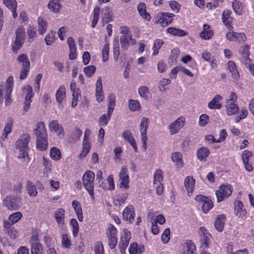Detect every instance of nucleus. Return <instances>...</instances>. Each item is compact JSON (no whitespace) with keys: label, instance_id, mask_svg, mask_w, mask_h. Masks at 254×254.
Listing matches in <instances>:
<instances>
[{"label":"nucleus","instance_id":"obj_9","mask_svg":"<svg viewBox=\"0 0 254 254\" xmlns=\"http://www.w3.org/2000/svg\"><path fill=\"white\" fill-rule=\"evenodd\" d=\"M131 238V234L127 229H124L123 233L121 235L119 247L121 254H125L126 250L128 245Z\"/></svg>","mask_w":254,"mask_h":254},{"label":"nucleus","instance_id":"obj_6","mask_svg":"<svg viewBox=\"0 0 254 254\" xmlns=\"http://www.w3.org/2000/svg\"><path fill=\"white\" fill-rule=\"evenodd\" d=\"M17 61L21 64L19 78L21 80H23L26 78L29 71L30 63L27 55L24 54L18 56Z\"/></svg>","mask_w":254,"mask_h":254},{"label":"nucleus","instance_id":"obj_22","mask_svg":"<svg viewBox=\"0 0 254 254\" xmlns=\"http://www.w3.org/2000/svg\"><path fill=\"white\" fill-rule=\"evenodd\" d=\"M96 97L98 102H101L104 99V96L102 94V84L101 76L98 77L96 83Z\"/></svg>","mask_w":254,"mask_h":254},{"label":"nucleus","instance_id":"obj_34","mask_svg":"<svg viewBox=\"0 0 254 254\" xmlns=\"http://www.w3.org/2000/svg\"><path fill=\"white\" fill-rule=\"evenodd\" d=\"M44 250L40 243H35L31 245V254H43Z\"/></svg>","mask_w":254,"mask_h":254},{"label":"nucleus","instance_id":"obj_4","mask_svg":"<svg viewBox=\"0 0 254 254\" xmlns=\"http://www.w3.org/2000/svg\"><path fill=\"white\" fill-rule=\"evenodd\" d=\"M237 100V96L234 92L231 93L229 98L227 100L226 103V110L228 115L232 116L238 113L239 108L235 104Z\"/></svg>","mask_w":254,"mask_h":254},{"label":"nucleus","instance_id":"obj_39","mask_svg":"<svg viewBox=\"0 0 254 254\" xmlns=\"http://www.w3.org/2000/svg\"><path fill=\"white\" fill-rule=\"evenodd\" d=\"M65 89L64 86L61 85L59 90L57 91L56 98L58 103H61L63 98L65 96Z\"/></svg>","mask_w":254,"mask_h":254},{"label":"nucleus","instance_id":"obj_15","mask_svg":"<svg viewBox=\"0 0 254 254\" xmlns=\"http://www.w3.org/2000/svg\"><path fill=\"white\" fill-rule=\"evenodd\" d=\"M135 213L134 210L133 206L131 205H128L126 207L123 212V219L129 222L132 223L134 220Z\"/></svg>","mask_w":254,"mask_h":254},{"label":"nucleus","instance_id":"obj_18","mask_svg":"<svg viewBox=\"0 0 254 254\" xmlns=\"http://www.w3.org/2000/svg\"><path fill=\"white\" fill-rule=\"evenodd\" d=\"M49 128L51 131L57 133V135L60 137L64 135V131L63 127L59 124L56 120H53L50 123Z\"/></svg>","mask_w":254,"mask_h":254},{"label":"nucleus","instance_id":"obj_33","mask_svg":"<svg viewBox=\"0 0 254 254\" xmlns=\"http://www.w3.org/2000/svg\"><path fill=\"white\" fill-rule=\"evenodd\" d=\"M167 32L174 36L183 37L188 34V32L183 30L177 29L174 27H169L167 29Z\"/></svg>","mask_w":254,"mask_h":254},{"label":"nucleus","instance_id":"obj_25","mask_svg":"<svg viewBox=\"0 0 254 254\" xmlns=\"http://www.w3.org/2000/svg\"><path fill=\"white\" fill-rule=\"evenodd\" d=\"M60 1V0H50L48 4V8L54 13H60L62 7Z\"/></svg>","mask_w":254,"mask_h":254},{"label":"nucleus","instance_id":"obj_3","mask_svg":"<svg viewBox=\"0 0 254 254\" xmlns=\"http://www.w3.org/2000/svg\"><path fill=\"white\" fill-rule=\"evenodd\" d=\"M95 174L91 171H87L82 176L83 185L88 192L91 198H94V183Z\"/></svg>","mask_w":254,"mask_h":254},{"label":"nucleus","instance_id":"obj_42","mask_svg":"<svg viewBox=\"0 0 254 254\" xmlns=\"http://www.w3.org/2000/svg\"><path fill=\"white\" fill-rule=\"evenodd\" d=\"M50 157L52 159L58 161L61 158V152L57 147H53L50 150Z\"/></svg>","mask_w":254,"mask_h":254},{"label":"nucleus","instance_id":"obj_28","mask_svg":"<svg viewBox=\"0 0 254 254\" xmlns=\"http://www.w3.org/2000/svg\"><path fill=\"white\" fill-rule=\"evenodd\" d=\"M72 206L75 210L78 220L80 222H82L83 221V217L80 204L76 200H73L72 201Z\"/></svg>","mask_w":254,"mask_h":254},{"label":"nucleus","instance_id":"obj_17","mask_svg":"<svg viewBox=\"0 0 254 254\" xmlns=\"http://www.w3.org/2000/svg\"><path fill=\"white\" fill-rule=\"evenodd\" d=\"M3 229L4 232L6 233L11 239H14L16 238L18 232L13 225L10 224L8 221H3Z\"/></svg>","mask_w":254,"mask_h":254},{"label":"nucleus","instance_id":"obj_20","mask_svg":"<svg viewBox=\"0 0 254 254\" xmlns=\"http://www.w3.org/2000/svg\"><path fill=\"white\" fill-rule=\"evenodd\" d=\"M222 97L219 95H216L208 104V107L210 109H220L222 107L220 101Z\"/></svg>","mask_w":254,"mask_h":254},{"label":"nucleus","instance_id":"obj_43","mask_svg":"<svg viewBox=\"0 0 254 254\" xmlns=\"http://www.w3.org/2000/svg\"><path fill=\"white\" fill-rule=\"evenodd\" d=\"M12 125L13 121L11 119H9L8 121H7L5 125L3 133L2 135V137L3 136L4 138H6L8 134L12 131Z\"/></svg>","mask_w":254,"mask_h":254},{"label":"nucleus","instance_id":"obj_55","mask_svg":"<svg viewBox=\"0 0 254 254\" xmlns=\"http://www.w3.org/2000/svg\"><path fill=\"white\" fill-rule=\"evenodd\" d=\"M109 50V44L108 43L105 44L102 49V60L104 62L108 60Z\"/></svg>","mask_w":254,"mask_h":254},{"label":"nucleus","instance_id":"obj_50","mask_svg":"<svg viewBox=\"0 0 254 254\" xmlns=\"http://www.w3.org/2000/svg\"><path fill=\"white\" fill-rule=\"evenodd\" d=\"M128 107L131 111H135L139 110L141 107L138 101L130 99L128 102Z\"/></svg>","mask_w":254,"mask_h":254},{"label":"nucleus","instance_id":"obj_51","mask_svg":"<svg viewBox=\"0 0 254 254\" xmlns=\"http://www.w3.org/2000/svg\"><path fill=\"white\" fill-rule=\"evenodd\" d=\"M108 99L109 100L108 111L110 113H113L115 106L116 98L114 94H110Z\"/></svg>","mask_w":254,"mask_h":254},{"label":"nucleus","instance_id":"obj_10","mask_svg":"<svg viewBox=\"0 0 254 254\" xmlns=\"http://www.w3.org/2000/svg\"><path fill=\"white\" fill-rule=\"evenodd\" d=\"M90 135V131L86 129L84 132V138L82 142V151L79 154V157L82 158L85 157L89 152L91 146L89 142V136Z\"/></svg>","mask_w":254,"mask_h":254},{"label":"nucleus","instance_id":"obj_2","mask_svg":"<svg viewBox=\"0 0 254 254\" xmlns=\"http://www.w3.org/2000/svg\"><path fill=\"white\" fill-rule=\"evenodd\" d=\"M30 136L28 134H24L16 141V145L19 150L18 158L23 159V161L29 162V157L28 155V144L30 141Z\"/></svg>","mask_w":254,"mask_h":254},{"label":"nucleus","instance_id":"obj_16","mask_svg":"<svg viewBox=\"0 0 254 254\" xmlns=\"http://www.w3.org/2000/svg\"><path fill=\"white\" fill-rule=\"evenodd\" d=\"M119 176L121 181L120 187L121 188L127 189L129 187V177L127 174V170L126 167H122Z\"/></svg>","mask_w":254,"mask_h":254},{"label":"nucleus","instance_id":"obj_44","mask_svg":"<svg viewBox=\"0 0 254 254\" xmlns=\"http://www.w3.org/2000/svg\"><path fill=\"white\" fill-rule=\"evenodd\" d=\"M232 7L234 11L238 15H241L243 10V6L242 3L237 0H235L232 2Z\"/></svg>","mask_w":254,"mask_h":254},{"label":"nucleus","instance_id":"obj_27","mask_svg":"<svg viewBox=\"0 0 254 254\" xmlns=\"http://www.w3.org/2000/svg\"><path fill=\"white\" fill-rule=\"evenodd\" d=\"M235 213L239 216H243L246 214V210L244 208L243 203L240 200L234 202Z\"/></svg>","mask_w":254,"mask_h":254},{"label":"nucleus","instance_id":"obj_24","mask_svg":"<svg viewBox=\"0 0 254 254\" xmlns=\"http://www.w3.org/2000/svg\"><path fill=\"white\" fill-rule=\"evenodd\" d=\"M122 137L124 139L128 141L134 148L135 151L136 152L137 147L136 144L135 140L132 136V133L129 131H125L122 133Z\"/></svg>","mask_w":254,"mask_h":254},{"label":"nucleus","instance_id":"obj_13","mask_svg":"<svg viewBox=\"0 0 254 254\" xmlns=\"http://www.w3.org/2000/svg\"><path fill=\"white\" fill-rule=\"evenodd\" d=\"M185 125V119L182 117L178 118L175 121L172 123L169 127L170 134L171 135L177 133Z\"/></svg>","mask_w":254,"mask_h":254},{"label":"nucleus","instance_id":"obj_35","mask_svg":"<svg viewBox=\"0 0 254 254\" xmlns=\"http://www.w3.org/2000/svg\"><path fill=\"white\" fill-rule=\"evenodd\" d=\"M128 196V193L124 192L120 195H117L114 198V203L115 205L121 206L123 204Z\"/></svg>","mask_w":254,"mask_h":254},{"label":"nucleus","instance_id":"obj_5","mask_svg":"<svg viewBox=\"0 0 254 254\" xmlns=\"http://www.w3.org/2000/svg\"><path fill=\"white\" fill-rule=\"evenodd\" d=\"M16 37L14 44L12 45L13 52L17 53L22 47L25 40V29L22 26H19L15 30Z\"/></svg>","mask_w":254,"mask_h":254},{"label":"nucleus","instance_id":"obj_38","mask_svg":"<svg viewBox=\"0 0 254 254\" xmlns=\"http://www.w3.org/2000/svg\"><path fill=\"white\" fill-rule=\"evenodd\" d=\"M231 11L230 10H224L222 13V19L223 23L227 26H230V23L232 22V19L230 16Z\"/></svg>","mask_w":254,"mask_h":254},{"label":"nucleus","instance_id":"obj_46","mask_svg":"<svg viewBox=\"0 0 254 254\" xmlns=\"http://www.w3.org/2000/svg\"><path fill=\"white\" fill-rule=\"evenodd\" d=\"M47 24L43 18L39 17L38 18V32L40 34H43L47 30Z\"/></svg>","mask_w":254,"mask_h":254},{"label":"nucleus","instance_id":"obj_52","mask_svg":"<svg viewBox=\"0 0 254 254\" xmlns=\"http://www.w3.org/2000/svg\"><path fill=\"white\" fill-rule=\"evenodd\" d=\"M120 40L122 48L124 50H127L129 45L128 36L127 35H122L120 37Z\"/></svg>","mask_w":254,"mask_h":254},{"label":"nucleus","instance_id":"obj_19","mask_svg":"<svg viewBox=\"0 0 254 254\" xmlns=\"http://www.w3.org/2000/svg\"><path fill=\"white\" fill-rule=\"evenodd\" d=\"M195 250V245L191 241L188 240L183 244L181 254H193Z\"/></svg>","mask_w":254,"mask_h":254},{"label":"nucleus","instance_id":"obj_54","mask_svg":"<svg viewBox=\"0 0 254 254\" xmlns=\"http://www.w3.org/2000/svg\"><path fill=\"white\" fill-rule=\"evenodd\" d=\"M96 69V67L92 65L85 67L83 69V71L87 76L90 77L95 72Z\"/></svg>","mask_w":254,"mask_h":254},{"label":"nucleus","instance_id":"obj_56","mask_svg":"<svg viewBox=\"0 0 254 254\" xmlns=\"http://www.w3.org/2000/svg\"><path fill=\"white\" fill-rule=\"evenodd\" d=\"M138 93L139 95L144 98L145 99H147L148 98V94L149 92V90L147 86H141L138 88Z\"/></svg>","mask_w":254,"mask_h":254},{"label":"nucleus","instance_id":"obj_36","mask_svg":"<svg viewBox=\"0 0 254 254\" xmlns=\"http://www.w3.org/2000/svg\"><path fill=\"white\" fill-rule=\"evenodd\" d=\"M228 68L232 73V76L234 79H238L239 77V72L236 68L235 63L232 61H229L228 63Z\"/></svg>","mask_w":254,"mask_h":254},{"label":"nucleus","instance_id":"obj_61","mask_svg":"<svg viewBox=\"0 0 254 254\" xmlns=\"http://www.w3.org/2000/svg\"><path fill=\"white\" fill-rule=\"evenodd\" d=\"M201 243L202 244L203 249L208 248L209 244V238L208 235L204 233L203 236L201 238Z\"/></svg>","mask_w":254,"mask_h":254},{"label":"nucleus","instance_id":"obj_57","mask_svg":"<svg viewBox=\"0 0 254 254\" xmlns=\"http://www.w3.org/2000/svg\"><path fill=\"white\" fill-rule=\"evenodd\" d=\"M3 2L9 9H13L17 7V2L15 0H3Z\"/></svg>","mask_w":254,"mask_h":254},{"label":"nucleus","instance_id":"obj_53","mask_svg":"<svg viewBox=\"0 0 254 254\" xmlns=\"http://www.w3.org/2000/svg\"><path fill=\"white\" fill-rule=\"evenodd\" d=\"M213 203L208 198L204 201L202 204V209L204 213H207L209 210L211 209L213 207Z\"/></svg>","mask_w":254,"mask_h":254},{"label":"nucleus","instance_id":"obj_49","mask_svg":"<svg viewBox=\"0 0 254 254\" xmlns=\"http://www.w3.org/2000/svg\"><path fill=\"white\" fill-rule=\"evenodd\" d=\"M113 54L114 60L115 61H117L120 54L119 41L118 39H115L114 40Z\"/></svg>","mask_w":254,"mask_h":254},{"label":"nucleus","instance_id":"obj_29","mask_svg":"<svg viewBox=\"0 0 254 254\" xmlns=\"http://www.w3.org/2000/svg\"><path fill=\"white\" fill-rule=\"evenodd\" d=\"M110 8L106 7L102 9V21L103 24L112 21V14Z\"/></svg>","mask_w":254,"mask_h":254},{"label":"nucleus","instance_id":"obj_14","mask_svg":"<svg viewBox=\"0 0 254 254\" xmlns=\"http://www.w3.org/2000/svg\"><path fill=\"white\" fill-rule=\"evenodd\" d=\"M226 38L230 41H236L240 43L244 42L247 39L245 33L234 32H228Z\"/></svg>","mask_w":254,"mask_h":254},{"label":"nucleus","instance_id":"obj_60","mask_svg":"<svg viewBox=\"0 0 254 254\" xmlns=\"http://www.w3.org/2000/svg\"><path fill=\"white\" fill-rule=\"evenodd\" d=\"M148 126V119L146 117H143L140 123V132H147Z\"/></svg>","mask_w":254,"mask_h":254},{"label":"nucleus","instance_id":"obj_62","mask_svg":"<svg viewBox=\"0 0 254 254\" xmlns=\"http://www.w3.org/2000/svg\"><path fill=\"white\" fill-rule=\"evenodd\" d=\"M95 254H103L104 248L101 242H98L94 247Z\"/></svg>","mask_w":254,"mask_h":254},{"label":"nucleus","instance_id":"obj_41","mask_svg":"<svg viewBox=\"0 0 254 254\" xmlns=\"http://www.w3.org/2000/svg\"><path fill=\"white\" fill-rule=\"evenodd\" d=\"M143 247H138L136 243H132L129 248V254H141Z\"/></svg>","mask_w":254,"mask_h":254},{"label":"nucleus","instance_id":"obj_23","mask_svg":"<svg viewBox=\"0 0 254 254\" xmlns=\"http://www.w3.org/2000/svg\"><path fill=\"white\" fill-rule=\"evenodd\" d=\"M194 184L195 180L192 177L188 176L185 179L184 185L189 195L193 191Z\"/></svg>","mask_w":254,"mask_h":254},{"label":"nucleus","instance_id":"obj_47","mask_svg":"<svg viewBox=\"0 0 254 254\" xmlns=\"http://www.w3.org/2000/svg\"><path fill=\"white\" fill-rule=\"evenodd\" d=\"M112 113H110L108 111V113L102 115L99 119V122L100 125L106 126L108 124L110 120Z\"/></svg>","mask_w":254,"mask_h":254},{"label":"nucleus","instance_id":"obj_59","mask_svg":"<svg viewBox=\"0 0 254 254\" xmlns=\"http://www.w3.org/2000/svg\"><path fill=\"white\" fill-rule=\"evenodd\" d=\"M70 224L72 226V228H73V230H72L73 235L74 237H75L76 236H77L78 231H79L78 224L76 220L75 219H73V218L71 219V220L70 221Z\"/></svg>","mask_w":254,"mask_h":254},{"label":"nucleus","instance_id":"obj_45","mask_svg":"<svg viewBox=\"0 0 254 254\" xmlns=\"http://www.w3.org/2000/svg\"><path fill=\"white\" fill-rule=\"evenodd\" d=\"M182 155L179 152H175L172 155V160L173 162H176L177 165L180 167H182L183 162L182 160Z\"/></svg>","mask_w":254,"mask_h":254},{"label":"nucleus","instance_id":"obj_64","mask_svg":"<svg viewBox=\"0 0 254 254\" xmlns=\"http://www.w3.org/2000/svg\"><path fill=\"white\" fill-rule=\"evenodd\" d=\"M169 5L171 9L173 10L176 11L177 13H178L179 11L181 8L180 4L178 2L175 0L171 1L169 3Z\"/></svg>","mask_w":254,"mask_h":254},{"label":"nucleus","instance_id":"obj_40","mask_svg":"<svg viewBox=\"0 0 254 254\" xmlns=\"http://www.w3.org/2000/svg\"><path fill=\"white\" fill-rule=\"evenodd\" d=\"M26 189L30 196H35L37 195L38 192L36 187L29 181L27 182Z\"/></svg>","mask_w":254,"mask_h":254},{"label":"nucleus","instance_id":"obj_12","mask_svg":"<svg viewBox=\"0 0 254 254\" xmlns=\"http://www.w3.org/2000/svg\"><path fill=\"white\" fill-rule=\"evenodd\" d=\"M116 231L117 229L113 225L108 228L107 236L109 239V246L111 249H113L117 244Z\"/></svg>","mask_w":254,"mask_h":254},{"label":"nucleus","instance_id":"obj_21","mask_svg":"<svg viewBox=\"0 0 254 254\" xmlns=\"http://www.w3.org/2000/svg\"><path fill=\"white\" fill-rule=\"evenodd\" d=\"M175 16L173 13H161L160 14L158 22L159 23H165L166 25L171 24L173 20V17Z\"/></svg>","mask_w":254,"mask_h":254},{"label":"nucleus","instance_id":"obj_30","mask_svg":"<svg viewBox=\"0 0 254 254\" xmlns=\"http://www.w3.org/2000/svg\"><path fill=\"white\" fill-rule=\"evenodd\" d=\"M64 210L63 208H59L54 213V218L59 225L64 223Z\"/></svg>","mask_w":254,"mask_h":254},{"label":"nucleus","instance_id":"obj_31","mask_svg":"<svg viewBox=\"0 0 254 254\" xmlns=\"http://www.w3.org/2000/svg\"><path fill=\"white\" fill-rule=\"evenodd\" d=\"M137 10L141 16L146 20H149L150 19V15L146 11L145 4L143 3H140L137 6Z\"/></svg>","mask_w":254,"mask_h":254},{"label":"nucleus","instance_id":"obj_32","mask_svg":"<svg viewBox=\"0 0 254 254\" xmlns=\"http://www.w3.org/2000/svg\"><path fill=\"white\" fill-rule=\"evenodd\" d=\"M210 154V150L206 147H200L197 151L198 159L202 161L205 159Z\"/></svg>","mask_w":254,"mask_h":254},{"label":"nucleus","instance_id":"obj_8","mask_svg":"<svg viewBox=\"0 0 254 254\" xmlns=\"http://www.w3.org/2000/svg\"><path fill=\"white\" fill-rule=\"evenodd\" d=\"M232 192V187L231 185H221L215 192L217 201L220 202L223 201L225 198L230 196Z\"/></svg>","mask_w":254,"mask_h":254},{"label":"nucleus","instance_id":"obj_11","mask_svg":"<svg viewBox=\"0 0 254 254\" xmlns=\"http://www.w3.org/2000/svg\"><path fill=\"white\" fill-rule=\"evenodd\" d=\"M25 90L27 92V94L25 98L24 106L23 107V114L26 113L30 108V104L32 102L31 98H33L34 96L31 86L28 85L25 87Z\"/></svg>","mask_w":254,"mask_h":254},{"label":"nucleus","instance_id":"obj_48","mask_svg":"<svg viewBox=\"0 0 254 254\" xmlns=\"http://www.w3.org/2000/svg\"><path fill=\"white\" fill-rule=\"evenodd\" d=\"M7 86L3 84L0 85V100L4 99V97H10L12 89H10L9 93L7 92Z\"/></svg>","mask_w":254,"mask_h":254},{"label":"nucleus","instance_id":"obj_63","mask_svg":"<svg viewBox=\"0 0 254 254\" xmlns=\"http://www.w3.org/2000/svg\"><path fill=\"white\" fill-rule=\"evenodd\" d=\"M36 34V28L33 26H29L27 29V35L29 39L33 38Z\"/></svg>","mask_w":254,"mask_h":254},{"label":"nucleus","instance_id":"obj_7","mask_svg":"<svg viewBox=\"0 0 254 254\" xmlns=\"http://www.w3.org/2000/svg\"><path fill=\"white\" fill-rule=\"evenodd\" d=\"M2 204L8 210H16L19 209L22 203L19 197L15 196H7L2 201Z\"/></svg>","mask_w":254,"mask_h":254},{"label":"nucleus","instance_id":"obj_26","mask_svg":"<svg viewBox=\"0 0 254 254\" xmlns=\"http://www.w3.org/2000/svg\"><path fill=\"white\" fill-rule=\"evenodd\" d=\"M226 216L224 214H220L217 216L214 223L215 228L219 232H221L223 230Z\"/></svg>","mask_w":254,"mask_h":254},{"label":"nucleus","instance_id":"obj_1","mask_svg":"<svg viewBox=\"0 0 254 254\" xmlns=\"http://www.w3.org/2000/svg\"><path fill=\"white\" fill-rule=\"evenodd\" d=\"M33 133L36 136V146L41 151L47 149L48 146L47 133L44 123L38 122L36 128L33 130Z\"/></svg>","mask_w":254,"mask_h":254},{"label":"nucleus","instance_id":"obj_37","mask_svg":"<svg viewBox=\"0 0 254 254\" xmlns=\"http://www.w3.org/2000/svg\"><path fill=\"white\" fill-rule=\"evenodd\" d=\"M22 217V214L21 212L19 211L16 212L11 215H10L8 217V220L10 224L13 225L14 224L17 222Z\"/></svg>","mask_w":254,"mask_h":254},{"label":"nucleus","instance_id":"obj_58","mask_svg":"<svg viewBox=\"0 0 254 254\" xmlns=\"http://www.w3.org/2000/svg\"><path fill=\"white\" fill-rule=\"evenodd\" d=\"M170 230L169 228H166L161 235V240L164 244L168 243L170 240Z\"/></svg>","mask_w":254,"mask_h":254}]
</instances>
